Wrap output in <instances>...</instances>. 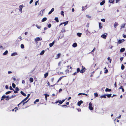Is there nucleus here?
Here are the masks:
<instances>
[{"mask_svg": "<svg viewBox=\"0 0 126 126\" xmlns=\"http://www.w3.org/2000/svg\"><path fill=\"white\" fill-rule=\"evenodd\" d=\"M89 108L91 110H94L93 108L92 107V104L91 102H90L89 104Z\"/></svg>", "mask_w": 126, "mask_h": 126, "instance_id": "1", "label": "nucleus"}, {"mask_svg": "<svg viewBox=\"0 0 126 126\" xmlns=\"http://www.w3.org/2000/svg\"><path fill=\"white\" fill-rule=\"evenodd\" d=\"M59 103V104H58V105H60V104H62L63 103L61 100H58L57 101H56L55 103H53L54 104L55 103Z\"/></svg>", "mask_w": 126, "mask_h": 126, "instance_id": "2", "label": "nucleus"}, {"mask_svg": "<svg viewBox=\"0 0 126 126\" xmlns=\"http://www.w3.org/2000/svg\"><path fill=\"white\" fill-rule=\"evenodd\" d=\"M82 69L80 71V72L81 73H83L85 71V68L83 66H82Z\"/></svg>", "mask_w": 126, "mask_h": 126, "instance_id": "3", "label": "nucleus"}, {"mask_svg": "<svg viewBox=\"0 0 126 126\" xmlns=\"http://www.w3.org/2000/svg\"><path fill=\"white\" fill-rule=\"evenodd\" d=\"M24 6L23 5H20L19 6V10L21 12H22V9Z\"/></svg>", "mask_w": 126, "mask_h": 126, "instance_id": "4", "label": "nucleus"}, {"mask_svg": "<svg viewBox=\"0 0 126 126\" xmlns=\"http://www.w3.org/2000/svg\"><path fill=\"white\" fill-rule=\"evenodd\" d=\"M42 39L41 38L40 39L39 37H37L35 39V41L36 42H37L39 41H40L42 40Z\"/></svg>", "mask_w": 126, "mask_h": 126, "instance_id": "5", "label": "nucleus"}, {"mask_svg": "<svg viewBox=\"0 0 126 126\" xmlns=\"http://www.w3.org/2000/svg\"><path fill=\"white\" fill-rule=\"evenodd\" d=\"M125 41V40L124 39L119 40L118 41L117 43H118V44H121V43H122L123 42Z\"/></svg>", "mask_w": 126, "mask_h": 126, "instance_id": "6", "label": "nucleus"}, {"mask_svg": "<svg viewBox=\"0 0 126 126\" xmlns=\"http://www.w3.org/2000/svg\"><path fill=\"white\" fill-rule=\"evenodd\" d=\"M83 103V102L82 100H80L78 102V105L79 106H80L81 104Z\"/></svg>", "mask_w": 126, "mask_h": 126, "instance_id": "7", "label": "nucleus"}, {"mask_svg": "<svg viewBox=\"0 0 126 126\" xmlns=\"http://www.w3.org/2000/svg\"><path fill=\"white\" fill-rule=\"evenodd\" d=\"M101 37L103 38L104 39H106L107 37V35L105 34H103L101 35Z\"/></svg>", "mask_w": 126, "mask_h": 126, "instance_id": "8", "label": "nucleus"}, {"mask_svg": "<svg viewBox=\"0 0 126 126\" xmlns=\"http://www.w3.org/2000/svg\"><path fill=\"white\" fill-rule=\"evenodd\" d=\"M55 41H54L52 43H50L49 44V45L50 47H51L53 46L54 44Z\"/></svg>", "mask_w": 126, "mask_h": 126, "instance_id": "9", "label": "nucleus"}, {"mask_svg": "<svg viewBox=\"0 0 126 126\" xmlns=\"http://www.w3.org/2000/svg\"><path fill=\"white\" fill-rule=\"evenodd\" d=\"M54 8H52L51 11L49 12L48 14L49 15L51 14L54 11Z\"/></svg>", "mask_w": 126, "mask_h": 126, "instance_id": "10", "label": "nucleus"}, {"mask_svg": "<svg viewBox=\"0 0 126 126\" xmlns=\"http://www.w3.org/2000/svg\"><path fill=\"white\" fill-rule=\"evenodd\" d=\"M105 91L106 92H110L111 91V89H109L108 88H106L105 90Z\"/></svg>", "mask_w": 126, "mask_h": 126, "instance_id": "11", "label": "nucleus"}, {"mask_svg": "<svg viewBox=\"0 0 126 126\" xmlns=\"http://www.w3.org/2000/svg\"><path fill=\"white\" fill-rule=\"evenodd\" d=\"M77 43H74L73 44L72 46L73 47H77Z\"/></svg>", "mask_w": 126, "mask_h": 126, "instance_id": "12", "label": "nucleus"}, {"mask_svg": "<svg viewBox=\"0 0 126 126\" xmlns=\"http://www.w3.org/2000/svg\"><path fill=\"white\" fill-rule=\"evenodd\" d=\"M102 24L101 23H99V28L100 29H101L102 28Z\"/></svg>", "mask_w": 126, "mask_h": 126, "instance_id": "13", "label": "nucleus"}, {"mask_svg": "<svg viewBox=\"0 0 126 126\" xmlns=\"http://www.w3.org/2000/svg\"><path fill=\"white\" fill-rule=\"evenodd\" d=\"M20 93L24 96H26V94L24 93L22 91H21L20 92Z\"/></svg>", "mask_w": 126, "mask_h": 126, "instance_id": "14", "label": "nucleus"}, {"mask_svg": "<svg viewBox=\"0 0 126 126\" xmlns=\"http://www.w3.org/2000/svg\"><path fill=\"white\" fill-rule=\"evenodd\" d=\"M17 55V53L16 52H14V53H13L11 55V56H15V55Z\"/></svg>", "mask_w": 126, "mask_h": 126, "instance_id": "15", "label": "nucleus"}, {"mask_svg": "<svg viewBox=\"0 0 126 126\" xmlns=\"http://www.w3.org/2000/svg\"><path fill=\"white\" fill-rule=\"evenodd\" d=\"M125 50V48H121L120 50V51L121 52H123Z\"/></svg>", "mask_w": 126, "mask_h": 126, "instance_id": "16", "label": "nucleus"}, {"mask_svg": "<svg viewBox=\"0 0 126 126\" xmlns=\"http://www.w3.org/2000/svg\"><path fill=\"white\" fill-rule=\"evenodd\" d=\"M48 72H47L45 74H44V77L45 78H46L48 76Z\"/></svg>", "mask_w": 126, "mask_h": 126, "instance_id": "17", "label": "nucleus"}, {"mask_svg": "<svg viewBox=\"0 0 126 126\" xmlns=\"http://www.w3.org/2000/svg\"><path fill=\"white\" fill-rule=\"evenodd\" d=\"M47 20V18L46 17H44L43 18L42 20V22H44L46 21Z\"/></svg>", "mask_w": 126, "mask_h": 126, "instance_id": "18", "label": "nucleus"}, {"mask_svg": "<svg viewBox=\"0 0 126 126\" xmlns=\"http://www.w3.org/2000/svg\"><path fill=\"white\" fill-rule=\"evenodd\" d=\"M119 89H121L122 90V91L124 92V90L123 88V86H121L119 87Z\"/></svg>", "mask_w": 126, "mask_h": 126, "instance_id": "19", "label": "nucleus"}, {"mask_svg": "<svg viewBox=\"0 0 126 126\" xmlns=\"http://www.w3.org/2000/svg\"><path fill=\"white\" fill-rule=\"evenodd\" d=\"M105 2V1H104V0L102 1V2H101L100 3V5H102L104 4Z\"/></svg>", "mask_w": 126, "mask_h": 126, "instance_id": "20", "label": "nucleus"}, {"mask_svg": "<svg viewBox=\"0 0 126 126\" xmlns=\"http://www.w3.org/2000/svg\"><path fill=\"white\" fill-rule=\"evenodd\" d=\"M54 20L57 22H59L58 18L57 17H55L54 19Z\"/></svg>", "mask_w": 126, "mask_h": 126, "instance_id": "21", "label": "nucleus"}, {"mask_svg": "<svg viewBox=\"0 0 126 126\" xmlns=\"http://www.w3.org/2000/svg\"><path fill=\"white\" fill-rule=\"evenodd\" d=\"M6 97V96H5L4 95H3L2 96V98H1V100H2L3 99H4Z\"/></svg>", "mask_w": 126, "mask_h": 126, "instance_id": "22", "label": "nucleus"}, {"mask_svg": "<svg viewBox=\"0 0 126 126\" xmlns=\"http://www.w3.org/2000/svg\"><path fill=\"white\" fill-rule=\"evenodd\" d=\"M29 80L31 82H32L33 81V79L32 78H30V79Z\"/></svg>", "mask_w": 126, "mask_h": 126, "instance_id": "23", "label": "nucleus"}, {"mask_svg": "<svg viewBox=\"0 0 126 126\" xmlns=\"http://www.w3.org/2000/svg\"><path fill=\"white\" fill-rule=\"evenodd\" d=\"M82 34V33H80L78 32L77 33V35L79 37H80Z\"/></svg>", "mask_w": 126, "mask_h": 126, "instance_id": "24", "label": "nucleus"}, {"mask_svg": "<svg viewBox=\"0 0 126 126\" xmlns=\"http://www.w3.org/2000/svg\"><path fill=\"white\" fill-rule=\"evenodd\" d=\"M28 98L26 97L24 99H23L21 102V103H22V102H25L26 100Z\"/></svg>", "mask_w": 126, "mask_h": 126, "instance_id": "25", "label": "nucleus"}, {"mask_svg": "<svg viewBox=\"0 0 126 126\" xmlns=\"http://www.w3.org/2000/svg\"><path fill=\"white\" fill-rule=\"evenodd\" d=\"M106 96H107L108 97L110 98V97L111 95V94H106Z\"/></svg>", "mask_w": 126, "mask_h": 126, "instance_id": "26", "label": "nucleus"}, {"mask_svg": "<svg viewBox=\"0 0 126 126\" xmlns=\"http://www.w3.org/2000/svg\"><path fill=\"white\" fill-rule=\"evenodd\" d=\"M118 25V24L117 23V22H115L114 24V26L115 28H116Z\"/></svg>", "mask_w": 126, "mask_h": 126, "instance_id": "27", "label": "nucleus"}, {"mask_svg": "<svg viewBox=\"0 0 126 126\" xmlns=\"http://www.w3.org/2000/svg\"><path fill=\"white\" fill-rule=\"evenodd\" d=\"M125 68V66L123 64H122L121 66V69L122 70H124Z\"/></svg>", "mask_w": 126, "mask_h": 126, "instance_id": "28", "label": "nucleus"}, {"mask_svg": "<svg viewBox=\"0 0 126 126\" xmlns=\"http://www.w3.org/2000/svg\"><path fill=\"white\" fill-rule=\"evenodd\" d=\"M106 95L105 94L104 95H102L100 96L101 98H106Z\"/></svg>", "mask_w": 126, "mask_h": 126, "instance_id": "29", "label": "nucleus"}, {"mask_svg": "<svg viewBox=\"0 0 126 126\" xmlns=\"http://www.w3.org/2000/svg\"><path fill=\"white\" fill-rule=\"evenodd\" d=\"M45 52V50H43L40 53V55H42Z\"/></svg>", "mask_w": 126, "mask_h": 126, "instance_id": "30", "label": "nucleus"}, {"mask_svg": "<svg viewBox=\"0 0 126 126\" xmlns=\"http://www.w3.org/2000/svg\"><path fill=\"white\" fill-rule=\"evenodd\" d=\"M125 24H126L125 23H124V24H122V25L121 26V29L122 28H125Z\"/></svg>", "mask_w": 126, "mask_h": 126, "instance_id": "31", "label": "nucleus"}, {"mask_svg": "<svg viewBox=\"0 0 126 126\" xmlns=\"http://www.w3.org/2000/svg\"><path fill=\"white\" fill-rule=\"evenodd\" d=\"M107 59L108 60H109L110 61V63L111 62V61H112V60L109 57H108V58Z\"/></svg>", "mask_w": 126, "mask_h": 126, "instance_id": "32", "label": "nucleus"}, {"mask_svg": "<svg viewBox=\"0 0 126 126\" xmlns=\"http://www.w3.org/2000/svg\"><path fill=\"white\" fill-rule=\"evenodd\" d=\"M70 66L68 65L66 67L67 68H68V69L70 68L72 70V67H71V66H70Z\"/></svg>", "mask_w": 126, "mask_h": 126, "instance_id": "33", "label": "nucleus"}, {"mask_svg": "<svg viewBox=\"0 0 126 126\" xmlns=\"http://www.w3.org/2000/svg\"><path fill=\"white\" fill-rule=\"evenodd\" d=\"M71 71H70L68 69H67L65 70V72L66 73H69V72H70Z\"/></svg>", "mask_w": 126, "mask_h": 126, "instance_id": "34", "label": "nucleus"}, {"mask_svg": "<svg viewBox=\"0 0 126 126\" xmlns=\"http://www.w3.org/2000/svg\"><path fill=\"white\" fill-rule=\"evenodd\" d=\"M8 51L7 50H6L3 54L4 55H6L8 53Z\"/></svg>", "mask_w": 126, "mask_h": 126, "instance_id": "35", "label": "nucleus"}, {"mask_svg": "<svg viewBox=\"0 0 126 126\" xmlns=\"http://www.w3.org/2000/svg\"><path fill=\"white\" fill-rule=\"evenodd\" d=\"M39 100L38 99H36L34 102V104H36V102H38L39 101Z\"/></svg>", "mask_w": 126, "mask_h": 126, "instance_id": "36", "label": "nucleus"}, {"mask_svg": "<svg viewBox=\"0 0 126 126\" xmlns=\"http://www.w3.org/2000/svg\"><path fill=\"white\" fill-rule=\"evenodd\" d=\"M60 56H61V54H60V53H58L57 55V58H60Z\"/></svg>", "mask_w": 126, "mask_h": 126, "instance_id": "37", "label": "nucleus"}, {"mask_svg": "<svg viewBox=\"0 0 126 126\" xmlns=\"http://www.w3.org/2000/svg\"><path fill=\"white\" fill-rule=\"evenodd\" d=\"M20 47H21V48H23L24 47V45L23 44H21V45Z\"/></svg>", "mask_w": 126, "mask_h": 126, "instance_id": "38", "label": "nucleus"}, {"mask_svg": "<svg viewBox=\"0 0 126 126\" xmlns=\"http://www.w3.org/2000/svg\"><path fill=\"white\" fill-rule=\"evenodd\" d=\"M68 23V21H66L65 22H63V24H64V26L66 24H67Z\"/></svg>", "mask_w": 126, "mask_h": 126, "instance_id": "39", "label": "nucleus"}, {"mask_svg": "<svg viewBox=\"0 0 126 126\" xmlns=\"http://www.w3.org/2000/svg\"><path fill=\"white\" fill-rule=\"evenodd\" d=\"M51 26V25L50 23H49L47 25V27L48 28H50Z\"/></svg>", "mask_w": 126, "mask_h": 126, "instance_id": "40", "label": "nucleus"}, {"mask_svg": "<svg viewBox=\"0 0 126 126\" xmlns=\"http://www.w3.org/2000/svg\"><path fill=\"white\" fill-rule=\"evenodd\" d=\"M18 107H16L15 108H14V109H15V111L16 112V111L18 110Z\"/></svg>", "mask_w": 126, "mask_h": 126, "instance_id": "41", "label": "nucleus"}, {"mask_svg": "<svg viewBox=\"0 0 126 126\" xmlns=\"http://www.w3.org/2000/svg\"><path fill=\"white\" fill-rule=\"evenodd\" d=\"M12 86L13 87V88H14L15 87H16V85L14 83H13L12 84Z\"/></svg>", "mask_w": 126, "mask_h": 126, "instance_id": "42", "label": "nucleus"}, {"mask_svg": "<svg viewBox=\"0 0 126 126\" xmlns=\"http://www.w3.org/2000/svg\"><path fill=\"white\" fill-rule=\"evenodd\" d=\"M63 77H62L60 78L59 79L58 81H57V82H58L59 81H60L62 79Z\"/></svg>", "mask_w": 126, "mask_h": 126, "instance_id": "43", "label": "nucleus"}, {"mask_svg": "<svg viewBox=\"0 0 126 126\" xmlns=\"http://www.w3.org/2000/svg\"><path fill=\"white\" fill-rule=\"evenodd\" d=\"M36 26L37 27V28L38 29H40V28L41 27L40 26H38L36 24Z\"/></svg>", "mask_w": 126, "mask_h": 126, "instance_id": "44", "label": "nucleus"}, {"mask_svg": "<svg viewBox=\"0 0 126 126\" xmlns=\"http://www.w3.org/2000/svg\"><path fill=\"white\" fill-rule=\"evenodd\" d=\"M28 100H29V99H28V100H27V101H26L25 102H22V103H23V106L24 105V104H25V103H27L28 101Z\"/></svg>", "mask_w": 126, "mask_h": 126, "instance_id": "45", "label": "nucleus"}, {"mask_svg": "<svg viewBox=\"0 0 126 126\" xmlns=\"http://www.w3.org/2000/svg\"><path fill=\"white\" fill-rule=\"evenodd\" d=\"M11 91H8L7 92H6L5 93V94H9L11 93Z\"/></svg>", "mask_w": 126, "mask_h": 126, "instance_id": "46", "label": "nucleus"}, {"mask_svg": "<svg viewBox=\"0 0 126 126\" xmlns=\"http://www.w3.org/2000/svg\"><path fill=\"white\" fill-rule=\"evenodd\" d=\"M80 71V69L79 68H77V72L78 73Z\"/></svg>", "mask_w": 126, "mask_h": 126, "instance_id": "47", "label": "nucleus"}, {"mask_svg": "<svg viewBox=\"0 0 126 126\" xmlns=\"http://www.w3.org/2000/svg\"><path fill=\"white\" fill-rule=\"evenodd\" d=\"M114 0H109V2L110 3H112L114 2Z\"/></svg>", "mask_w": 126, "mask_h": 126, "instance_id": "48", "label": "nucleus"}, {"mask_svg": "<svg viewBox=\"0 0 126 126\" xmlns=\"http://www.w3.org/2000/svg\"><path fill=\"white\" fill-rule=\"evenodd\" d=\"M86 16L89 18H90L91 17V16L89 15H86Z\"/></svg>", "mask_w": 126, "mask_h": 126, "instance_id": "49", "label": "nucleus"}, {"mask_svg": "<svg viewBox=\"0 0 126 126\" xmlns=\"http://www.w3.org/2000/svg\"><path fill=\"white\" fill-rule=\"evenodd\" d=\"M94 95L95 97H97L98 96V94L97 93L94 94Z\"/></svg>", "mask_w": 126, "mask_h": 126, "instance_id": "50", "label": "nucleus"}, {"mask_svg": "<svg viewBox=\"0 0 126 126\" xmlns=\"http://www.w3.org/2000/svg\"><path fill=\"white\" fill-rule=\"evenodd\" d=\"M63 13H64V12L63 11H62L61 12V14L62 15H63V16L64 15Z\"/></svg>", "mask_w": 126, "mask_h": 126, "instance_id": "51", "label": "nucleus"}, {"mask_svg": "<svg viewBox=\"0 0 126 126\" xmlns=\"http://www.w3.org/2000/svg\"><path fill=\"white\" fill-rule=\"evenodd\" d=\"M9 89L10 90H13L14 91V89L12 88L11 86H10Z\"/></svg>", "mask_w": 126, "mask_h": 126, "instance_id": "52", "label": "nucleus"}, {"mask_svg": "<svg viewBox=\"0 0 126 126\" xmlns=\"http://www.w3.org/2000/svg\"><path fill=\"white\" fill-rule=\"evenodd\" d=\"M124 59V57H122L120 58V60L121 61H122Z\"/></svg>", "mask_w": 126, "mask_h": 126, "instance_id": "53", "label": "nucleus"}, {"mask_svg": "<svg viewBox=\"0 0 126 126\" xmlns=\"http://www.w3.org/2000/svg\"><path fill=\"white\" fill-rule=\"evenodd\" d=\"M65 32V30L64 29H62L61 31V32Z\"/></svg>", "mask_w": 126, "mask_h": 126, "instance_id": "54", "label": "nucleus"}, {"mask_svg": "<svg viewBox=\"0 0 126 126\" xmlns=\"http://www.w3.org/2000/svg\"><path fill=\"white\" fill-rule=\"evenodd\" d=\"M19 90V89L18 88L16 87V90L17 91H18Z\"/></svg>", "mask_w": 126, "mask_h": 126, "instance_id": "55", "label": "nucleus"}, {"mask_svg": "<svg viewBox=\"0 0 126 126\" xmlns=\"http://www.w3.org/2000/svg\"><path fill=\"white\" fill-rule=\"evenodd\" d=\"M101 21H103L104 22H105V20L104 19H102L101 20Z\"/></svg>", "mask_w": 126, "mask_h": 126, "instance_id": "56", "label": "nucleus"}, {"mask_svg": "<svg viewBox=\"0 0 126 126\" xmlns=\"http://www.w3.org/2000/svg\"><path fill=\"white\" fill-rule=\"evenodd\" d=\"M77 110H78V111H81V109H80L79 108H78L77 109Z\"/></svg>", "mask_w": 126, "mask_h": 126, "instance_id": "57", "label": "nucleus"}, {"mask_svg": "<svg viewBox=\"0 0 126 126\" xmlns=\"http://www.w3.org/2000/svg\"><path fill=\"white\" fill-rule=\"evenodd\" d=\"M7 98V99H6V100H8L9 99V96H7L6 97Z\"/></svg>", "mask_w": 126, "mask_h": 126, "instance_id": "58", "label": "nucleus"}, {"mask_svg": "<svg viewBox=\"0 0 126 126\" xmlns=\"http://www.w3.org/2000/svg\"><path fill=\"white\" fill-rule=\"evenodd\" d=\"M5 87L6 89H8V86L7 85H6Z\"/></svg>", "mask_w": 126, "mask_h": 126, "instance_id": "59", "label": "nucleus"}, {"mask_svg": "<svg viewBox=\"0 0 126 126\" xmlns=\"http://www.w3.org/2000/svg\"><path fill=\"white\" fill-rule=\"evenodd\" d=\"M108 72V70L107 69H106L105 71L104 72L105 73H107Z\"/></svg>", "mask_w": 126, "mask_h": 126, "instance_id": "60", "label": "nucleus"}, {"mask_svg": "<svg viewBox=\"0 0 126 126\" xmlns=\"http://www.w3.org/2000/svg\"><path fill=\"white\" fill-rule=\"evenodd\" d=\"M114 85L115 86V87L116 88L117 87V85H116V82H115Z\"/></svg>", "mask_w": 126, "mask_h": 126, "instance_id": "61", "label": "nucleus"}, {"mask_svg": "<svg viewBox=\"0 0 126 126\" xmlns=\"http://www.w3.org/2000/svg\"><path fill=\"white\" fill-rule=\"evenodd\" d=\"M44 95L45 96H46L47 97V96H49V94H44Z\"/></svg>", "mask_w": 126, "mask_h": 126, "instance_id": "62", "label": "nucleus"}, {"mask_svg": "<svg viewBox=\"0 0 126 126\" xmlns=\"http://www.w3.org/2000/svg\"><path fill=\"white\" fill-rule=\"evenodd\" d=\"M15 96H13V95H12V96H11L10 97H9V99H11V98H13Z\"/></svg>", "mask_w": 126, "mask_h": 126, "instance_id": "63", "label": "nucleus"}, {"mask_svg": "<svg viewBox=\"0 0 126 126\" xmlns=\"http://www.w3.org/2000/svg\"><path fill=\"white\" fill-rule=\"evenodd\" d=\"M22 83L24 84L25 83V81L24 80H22Z\"/></svg>", "mask_w": 126, "mask_h": 126, "instance_id": "64", "label": "nucleus"}]
</instances>
